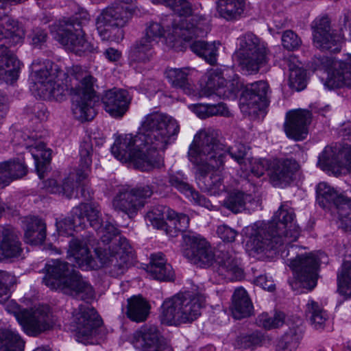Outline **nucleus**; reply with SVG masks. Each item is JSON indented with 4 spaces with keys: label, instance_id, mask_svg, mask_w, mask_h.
<instances>
[{
    "label": "nucleus",
    "instance_id": "obj_1",
    "mask_svg": "<svg viewBox=\"0 0 351 351\" xmlns=\"http://www.w3.org/2000/svg\"><path fill=\"white\" fill-rule=\"evenodd\" d=\"M179 132L180 125L173 117L153 112L144 117L136 135L118 136L111 152L119 160L131 162L141 171L160 169L164 167L165 162L158 152L165 151L173 143Z\"/></svg>",
    "mask_w": 351,
    "mask_h": 351
},
{
    "label": "nucleus",
    "instance_id": "obj_2",
    "mask_svg": "<svg viewBox=\"0 0 351 351\" xmlns=\"http://www.w3.org/2000/svg\"><path fill=\"white\" fill-rule=\"evenodd\" d=\"M225 153L220 143L217 130L207 128L200 130L194 136L188 156L196 166V180L199 187L211 195H219L225 191L219 174L208 175L211 170H219L225 163Z\"/></svg>",
    "mask_w": 351,
    "mask_h": 351
},
{
    "label": "nucleus",
    "instance_id": "obj_3",
    "mask_svg": "<svg viewBox=\"0 0 351 351\" xmlns=\"http://www.w3.org/2000/svg\"><path fill=\"white\" fill-rule=\"evenodd\" d=\"M68 252L82 269H97L110 264L114 274L120 275L128 267L131 247L128 240L121 237L119 232L108 241L103 242L101 239L99 246L95 249L97 259L90 254L87 243L84 239H71Z\"/></svg>",
    "mask_w": 351,
    "mask_h": 351
},
{
    "label": "nucleus",
    "instance_id": "obj_4",
    "mask_svg": "<svg viewBox=\"0 0 351 351\" xmlns=\"http://www.w3.org/2000/svg\"><path fill=\"white\" fill-rule=\"evenodd\" d=\"M293 209L287 204H282L274 213L272 219L258 227L247 242L251 250L256 253L273 249L281 251L285 255V248L297 241L300 236V228L295 221Z\"/></svg>",
    "mask_w": 351,
    "mask_h": 351
},
{
    "label": "nucleus",
    "instance_id": "obj_5",
    "mask_svg": "<svg viewBox=\"0 0 351 351\" xmlns=\"http://www.w3.org/2000/svg\"><path fill=\"white\" fill-rule=\"evenodd\" d=\"M43 282L49 288L89 302L95 298V291L71 264L59 259L52 260L43 269Z\"/></svg>",
    "mask_w": 351,
    "mask_h": 351
},
{
    "label": "nucleus",
    "instance_id": "obj_6",
    "mask_svg": "<svg viewBox=\"0 0 351 351\" xmlns=\"http://www.w3.org/2000/svg\"><path fill=\"white\" fill-rule=\"evenodd\" d=\"M207 20L202 16H194L190 20H173L167 29L160 23L149 21L145 27V38L154 43L156 39L165 36L172 48L182 40L191 42L199 37L205 36L209 31Z\"/></svg>",
    "mask_w": 351,
    "mask_h": 351
},
{
    "label": "nucleus",
    "instance_id": "obj_7",
    "mask_svg": "<svg viewBox=\"0 0 351 351\" xmlns=\"http://www.w3.org/2000/svg\"><path fill=\"white\" fill-rule=\"evenodd\" d=\"M69 73L71 77L66 78L65 87L73 95V114L82 122L91 121L96 115L93 88L95 80L88 71L79 65L73 66Z\"/></svg>",
    "mask_w": 351,
    "mask_h": 351
},
{
    "label": "nucleus",
    "instance_id": "obj_8",
    "mask_svg": "<svg viewBox=\"0 0 351 351\" xmlns=\"http://www.w3.org/2000/svg\"><path fill=\"white\" fill-rule=\"evenodd\" d=\"M86 221L98 232L103 242L110 241L112 236L119 233V230L111 222L106 221L104 224L103 223L101 210L98 205L93 203L80 204L73 207L70 216L57 221L56 226L60 233L71 234L69 231L85 228Z\"/></svg>",
    "mask_w": 351,
    "mask_h": 351
},
{
    "label": "nucleus",
    "instance_id": "obj_9",
    "mask_svg": "<svg viewBox=\"0 0 351 351\" xmlns=\"http://www.w3.org/2000/svg\"><path fill=\"white\" fill-rule=\"evenodd\" d=\"M25 33L18 21L0 13V77L6 82L12 83L19 77V62L8 47L15 46L23 42Z\"/></svg>",
    "mask_w": 351,
    "mask_h": 351
},
{
    "label": "nucleus",
    "instance_id": "obj_10",
    "mask_svg": "<svg viewBox=\"0 0 351 351\" xmlns=\"http://www.w3.org/2000/svg\"><path fill=\"white\" fill-rule=\"evenodd\" d=\"M204 302V297L200 294L179 293L163 302L161 306V322L174 326L191 323L201 315V308Z\"/></svg>",
    "mask_w": 351,
    "mask_h": 351
},
{
    "label": "nucleus",
    "instance_id": "obj_11",
    "mask_svg": "<svg viewBox=\"0 0 351 351\" xmlns=\"http://www.w3.org/2000/svg\"><path fill=\"white\" fill-rule=\"evenodd\" d=\"M82 14V17L76 14L66 21L60 22L55 36V38L67 50L79 56L96 50L93 45L84 38L82 25L88 22L89 18L87 13Z\"/></svg>",
    "mask_w": 351,
    "mask_h": 351
},
{
    "label": "nucleus",
    "instance_id": "obj_12",
    "mask_svg": "<svg viewBox=\"0 0 351 351\" xmlns=\"http://www.w3.org/2000/svg\"><path fill=\"white\" fill-rule=\"evenodd\" d=\"M341 34L330 27V23L327 16L317 18L312 23L313 44L322 50L332 52L340 51L341 43L344 37L351 40V12L344 14L342 20Z\"/></svg>",
    "mask_w": 351,
    "mask_h": 351
},
{
    "label": "nucleus",
    "instance_id": "obj_13",
    "mask_svg": "<svg viewBox=\"0 0 351 351\" xmlns=\"http://www.w3.org/2000/svg\"><path fill=\"white\" fill-rule=\"evenodd\" d=\"M236 56L242 69L250 72H258L268 61L267 48L252 32L239 37Z\"/></svg>",
    "mask_w": 351,
    "mask_h": 351
},
{
    "label": "nucleus",
    "instance_id": "obj_14",
    "mask_svg": "<svg viewBox=\"0 0 351 351\" xmlns=\"http://www.w3.org/2000/svg\"><path fill=\"white\" fill-rule=\"evenodd\" d=\"M135 13L136 8L131 5L116 4L106 8L96 20L99 34L103 40H109L112 30L125 26Z\"/></svg>",
    "mask_w": 351,
    "mask_h": 351
},
{
    "label": "nucleus",
    "instance_id": "obj_15",
    "mask_svg": "<svg viewBox=\"0 0 351 351\" xmlns=\"http://www.w3.org/2000/svg\"><path fill=\"white\" fill-rule=\"evenodd\" d=\"M152 193L153 189L148 185L123 189L114 196L112 206L115 210L122 212L132 218L143 207V199L150 197Z\"/></svg>",
    "mask_w": 351,
    "mask_h": 351
},
{
    "label": "nucleus",
    "instance_id": "obj_16",
    "mask_svg": "<svg viewBox=\"0 0 351 351\" xmlns=\"http://www.w3.org/2000/svg\"><path fill=\"white\" fill-rule=\"evenodd\" d=\"M227 73L219 69H212L207 73L206 85L201 89L200 95L204 97L217 95L221 98L234 97L241 84L237 75L226 79Z\"/></svg>",
    "mask_w": 351,
    "mask_h": 351
},
{
    "label": "nucleus",
    "instance_id": "obj_17",
    "mask_svg": "<svg viewBox=\"0 0 351 351\" xmlns=\"http://www.w3.org/2000/svg\"><path fill=\"white\" fill-rule=\"evenodd\" d=\"M32 68V78L37 89L40 90L43 94L52 93L56 84L60 81L62 82V85L65 86L66 78L68 77L69 80L71 77L69 71L72 69V67L69 69L66 73L58 71L57 66L49 60L45 61L41 66L34 62Z\"/></svg>",
    "mask_w": 351,
    "mask_h": 351
},
{
    "label": "nucleus",
    "instance_id": "obj_18",
    "mask_svg": "<svg viewBox=\"0 0 351 351\" xmlns=\"http://www.w3.org/2000/svg\"><path fill=\"white\" fill-rule=\"evenodd\" d=\"M183 241L182 254L187 259L199 267L212 265L215 254L205 239L197 234H185Z\"/></svg>",
    "mask_w": 351,
    "mask_h": 351
},
{
    "label": "nucleus",
    "instance_id": "obj_19",
    "mask_svg": "<svg viewBox=\"0 0 351 351\" xmlns=\"http://www.w3.org/2000/svg\"><path fill=\"white\" fill-rule=\"evenodd\" d=\"M270 93L266 81L261 80L247 85L240 99L242 111L250 114L265 109L269 105Z\"/></svg>",
    "mask_w": 351,
    "mask_h": 351
},
{
    "label": "nucleus",
    "instance_id": "obj_20",
    "mask_svg": "<svg viewBox=\"0 0 351 351\" xmlns=\"http://www.w3.org/2000/svg\"><path fill=\"white\" fill-rule=\"evenodd\" d=\"M93 143L89 137L85 138L80 145V165L76 172L77 181L74 182L75 175H70L66 178L61 186L62 193L67 198H71L73 195L77 184L86 179L90 172L92 164L91 156L93 154Z\"/></svg>",
    "mask_w": 351,
    "mask_h": 351
},
{
    "label": "nucleus",
    "instance_id": "obj_21",
    "mask_svg": "<svg viewBox=\"0 0 351 351\" xmlns=\"http://www.w3.org/2000/svg\"><path fill=\"white\" fill-rule=\"evenodd\" d=\"M318 165L335 176L341 174L343 168H351V147H326L319 156Z\"/></svg>",
    "mask_w": 351,
    "mask_h": 351
},
{
    "label": "nucleus",
    "instance_id": "obj_22",
    "mask_svg": "<svg viewBox=\"0 0 351 351\" xmlns=\"http://www.w3.org/2000/svg\"><path fill=\"white\" fill-rule=\"evenodd\" d=\"M318 261L312 253L297 256L291 259L289 266L295 273L296 279L304 288L313 289L317 284Z\"/></svg>",
    "mask_w": 351,
    "mask_h": 351
},
{
    "label": "nucleus",
    "instance_id": "obj_23",
    "mask_svg": "<svg viewBox=\"0 0 351 351\" xmlns=\"http://www.w3.org/2000/svg\"><path fill=\"white\" fill-rule=\"evenodd\" d=\"M74 317L77 340L81 342L95 335L102 323L96 311L88 305H80Z\"/></svg>",
    "mask_w": 351,
    "mask_h": 351
},
{
    "label": "nucleus",
    "instance_id": "obj_24",
    "mask_svg": "<svg viewBox=\"0 0 351 351\" xmlns=\"http://www.w3.org/2000/svg\"><path fill=\"white\" fill-rule=\"evenodd\" d=\"M21 324L25 332L32 336H36L53 327V320L49 308L46 306H38L27 314Z\"/></svg>",
    "mask_w": 351,
    "mask_h": 351
},
{
    "label": "nucleus",
    "instance_id": "obj_25",
    "mask_svg": "<svg viewBox=\"0 0 351 351\" xmlns=\"http://www.w3.org/2000/svg\"><path fill=\"white\" fill-rule=\"evenodd\" d=\"M215 272L222 280H240L243 277V271L233 253L220 251L216 258Z\"/></svg>",
    "mask_w": 351,
    "mask_h": 351
},
{
    "label": "nucleus",
    "instance_id": "obj_26",
    "mask_svg": "<svg viewBox=\"0 0 351 351\" xmlns=\"http://www.w3.org/2000/svg\"><path fill=\"white\" fill-rule=\"evenodd\" d=\"M311 114L306 110H295L287 114L285 130L288 137L296 141L304 139L307 134V125L310 123Z\"/></svg>",
    "mask_w": 351,
    "mask_h": 351
},
{
    "label": "nucleus",
    "instance_id": "obj_27",
    "mask_svg": "<svg viewBox=\"0 0 351 351\" xmlns=\"http://www.w3.org/2000/svg\"><path fill=\"white\" fill-rule=\"evenodd\" d=\"M105 110L112 117L120 118L129 108L130 97L127 90L114 88L107 90L102 97Z\"/></svg>",
    "mask_w": 351,
    "mask_h": 351
},
{
    "label": "nucleus",
    "instance_id": "obj_28",
    "mask_svg": "<svg viewBox=\"0 0 351 351\" xmlns=\"http://www.w3.org/2000/svg\"><path fill=\"white\" fill-rule=\"evenodd\" d=\"M298 163L291 159L277 160L269 169V177L275 186H286L293 179V174L299 169Z\"/></svg>",
    "mask_w": 351,
    "mask_h": 351
},
{
    "label": "nucleus",
    "instance_id": "obj_29",
    "mask_svg": "<svg viewBox=\"0 0 351 351\" xmlns=\"http://www.w3.org/2000/svg\"><path fill=\"white\" fill-rule=\"evenodd\" d=\"M169 182L172 186L184 193L186 197L191 198L195 204L208 209H210L213 206L208 199L193 189L187 182V178L183 173L177 172L176 173L170 174Z\"/></svg>",
    "mask_w": 351,
    "mask_h": 351
},
{
    "label": "nucleus",
    "instance_id": "obj_30",
    "mask_svg": "<svg viewBox=\"0 0 351 351\" xmlns=\"http://www.w3.org/2000/svg\"><path fill=\"white\" fill-rule=\"evenodd\" d=\"M147 271L154 279L157 280L171 281L174 278L173 268L170 264L167 263V260L162 253L151 256V261L147 266Z\"/></svg>",
    "mask_w": 351,
    "mask_h": 351
},
{
    "label": "nucleus",
    "instance_id": "obj_31",
    "mask_svg": "<svg viewBox=\"0 0 351 351\" xmlns=\"http://www.w3.org/2000/svg\"><path fill=\"white\" fill-rule=\"evenodd\" d=\"M231 311L235 319H240L251 315L253 305L247 291L242 287L235 289L232 296Z\"/></svg>",
    "mask_w": 351,
    "mask_h": 351
},
{
    "label": "nucleus",
    "instance_id": "obj_32",
    "mask_svg": "<svg viewBox=\"0 0 351 351\" xmlns=\"http://www.w3.org/2000/svg\"><path fill=\"white\" fill-rule=\"evenodd\" d=\"M159 337L156 326L142 328L134 334V346L143 351H149L161 343Z\"/></svg>",
    "mask_w": 351,
    "mask_h": 351
},
{
    "label": "nucleus",
    "instance_id": "obj_33",
    "mask_svg": "<svg viewBox=\"0 0 351 351\" xmlns=\"http://www.w3.org/2000/svg\"><path fill=\"white\" fill-rule=\"evenodd\" d=\"M285 64L288 67L289 84L290 87L298 91L306 87V72L300 66L298 58L295 56H289L284 59Z\"/></svg>",
    "mask_w": 351,
    "mask_h": 351
},
{
    "label": "nucleus",
    "instance_id": "obj_34",
    "mask_svg": "<svg viewBox=\"0 0 351 351\" xmlns=\"http://www.w3.org/2000/svg\"><path fill=\"white\" fill-rule=\"evenodd\" d=\"M24 239L31 245L41 244L46 237V224L43 219L33 217L26 221Z\"/></svg>",
    "mask_w": 351,
    "mask_h": 351
},
{
    "label": "nucleus",
    "instance_id": "obj_35",
    "mask_svg": "<svg viewBox=\"0 0 351 351\" xmlns=\"http://www.w3.org/2000/svg\"><path fill=\"white\" fill-rule=\"evenodd\" d=\"M149 308V304L142 296L134 295L128 300L126 314L131 320L141 322L147 318Z\"/></svg>",
    "mask_w": 351,
    "mask_h": 351
},
{
    "label": "nucleus",
    "instance_id": "obj_36",
    "mask_svg": "<svg viewBox=\"0 0 351 351\" xmlns=\"http://www.w3.org/2000/svg\"><path fill=\"white\" fill-rule=\"evenodd\" d=\"M27 138L29 142L25 143V146L29 149V152L34 159L38 176L40 178H42L43 176L39 169V165L41 160L44 162H48L50 160V150L46 149L45 144L43 141L36 139L34 136H28Z\"/></svg>",
    "mask_w": 351,
    "mask_h": 351
},
{
    "label": "nucleus",
    "instance_id": "obj_37",
    "mask_svg": "<svg viewBox=\"0 0 351 351\" xmlns=\"http://www.w3.org/2000/svg\"><path fill=\"white\" fill-rule=\"evenodd\" d=\"M245 8V0H219L218 10L221 17L234 20L241 16Z\"/></svg>",
    "mask_w": 351,
    "mask_h": 351
},
{
    "label": "nucleus",
    "instance_id": "obj_38",
    "mask_svg": "<svg viewBox=\"0 0 351 351\" xmlns=\"http://www.w3.org/2000/svg\"><path fill=\"white\" fill-rule=\"evenodd\" d=\"M24 341L11 329H0V351H23Z\"/></svg>",
    "mask_w": 351,
    "mask_h": 351
},
{
    "label": "nucleus",
    "instance_id": "obj_39",
    "mask_svg": "<svg viewBox=\"0 0 351 351\" xmlns=\"http://www.w3.org/2000/svg\"><path fill=\"white\" fill-rule=\"evenodd\" d=\"M176 215V211L163 205H158L152 208L146 215V220L158 229H164L166 226L165 219H169Z\"/></svg>",
    "mask_w": 351,
    "mask_h": 351
},
{
    "label": "nucleus",
    "instance_id": "obj_40",
    "mask_svg": "<svg viewBox=\"0 0 351 351\" xmlns=\"http://www.w3.org/2000/svg\"><path fill=\"white\" fill-rule=\"evenodd\" d=\"M190 49L210 64L217 62V47L215 42L209 43L202 40H195L190 45Z\"/></svg>",
    "mask_w": 351,
    "mask_h": 351
},
{
    "label": "nucleus",
    "instance_id": "obj_41",
    "mask_svg": "<svg viewBox=\"0 0 351 351\" xmlns=\"http://www.w3.org/2000/svg\"><path fill=\"white\" fill-rule=\"evenodd\" d=\"M165 77L174 88H180L187 94L191 93L188 82V69L168 68L165 72Z\"/></svg>",
    "mask_w": 351,
    "mask_h": 351
},
{
    "label": "nucleus",
    "instance_id": "obj_42",
    "mask_svg": "<svg viewBox=\"0 0 351 351\" xmlns=\"http://www.w3.org/2000/svg\"><path fill=\"white\" fill-rule=\"evenodd\" d=\"M336 65L338 66L337 74L333 75L335 78L330 80L327 84L332 87H351V56L347 62L339 61Z\"/></svg>",
    "mask_w": 351,
    "mask_h": 351
},
{
    "label": "nucleus",
    "instance_id": "obj_43",
    "mask_svg": "<svg viewBox=\"0 0 351 351\" xmlns=\"http://www.w3.org/2000/svg\"><path fill=\"white\" fill-rule=\"evenodd\" d=\"M154 43L150 40L143 38L133 45L130 51V58L136 62H145L153 56Z\"/></svg>",
    "mask_w": 351,
    "mask_h": 351
},
{
    "label": "nucleus",
    "instance_id": "obj_44",
    "mask_svg": "<svg viewBox=\"0 0 351 351\" xmlns=\"http://www.w3.org/2000/svg\"><path fill=\"white\" fill-rule=\"evenodd\" d=\"M337 62H339V61L327 56H315L311 63V67L314 71L324 70L328 73V77L324 82V86L329 89L335 88L332 87L327 84L330 80L335 78L333 75H335V73L337 74V70L338 69V66L336 65Z\"/></svg>",
    "mask_w": 351,
    "mask_h": 351
},
{
    "label": "nucleus",
    "instance_id": "obj_45",
    "mask_svg": "<svg viewBox=\"0 0 351 351\" xmlns=\"http://www.w3.org/2000/svg\"><path fill=\"white\" fill-rule=\"evenodd\" d=\"M306 315L311 324L317 329L323 328L328 319L326 312L314 300L308 302Z\"/></svg>",
    "mask_w": 351,
    "mask_h": 351
},
{
    "label": "nucleus",
    "instance_id": "obj_46",
    "mask_svg": "<svg viewBox=\"0 0 351 351\" xmlns=\"http://www.w3.org/2000/svg\"><path fill=\"white\" fill-rule=\"evenodd\" d=\"M251 199V195L235 191L229 193L223 202V206L233 213H239L245 209L247 202L250 201Z\"/></svg>",
    "mask_w": 351,
    "mask_h": 351
},
{
    "label": "nucleus",
    "instance_id": "obj_47",
    "mask_svg": "<svg viewBox=\"0 0 351 351\" xmlns=\"http://www.w3.org/2000/svg\"><path fill=\"white\" fill-rule=\"evenodd\" d=\"M339 197L337 192L326 182H321L317 187V202L320 206L325 208L333 204L336 206V202Z\"/></svg>",
    "mask_w": 351,
    "mask_h": 351
},
{
    "label": "nucleus",
    "instance_id": "obj_48",
    "mask_svg": "<svg viewBox=\"0 0 351 351\" xmlns=\"http://www.w3.org/2000/svg\"><path fill=\"white\" fill-rule=\"evenodd\" d=\"M351 263L344 261L337 274L338 291L346 298L351 297Z\"/></svg>",
    "mask_w": 351,
    "mask_h": 351
},
{
    "label": "nucleus",
    "instance_id": "obj_49",
    "mask_svg": "<svg viewBox=\"0 0 351 351\" xmlns=\"http://www.w3.org/2000/svg\"><path fill=\"white\" fill-rule=\"evenodd\" d=\"M336 208L341 226L346 231H351V199L339 197L336 202Z\"/></svg>",
    "mask_w": 351,
    "mask_h": 351
},
{
    "label": "nucleus",
    "instance_id": "obj_50",
    "mask_svg": "<svg viewBox=\"0 0 351 351\" xmlns=\"http://www.w3.org/2000/svg\"><path fill=\"white\" fill-rule=\"evenodd\" d=\"M220 143L222 145L223 150L226 152L225 158H226V154H229L231 158L237 161L241 166V169L243 171L248 170L247 167V159H249L247 158V155L249 151L248 147L241 143H237L234 145L229 147L228 149H226L224 145H223L221 142Z\"/></svg>",
    "mask_w": 351,
    "mask_h": 351
},
{
    "label": "nucleus",
    "instance_id": "obj_51",
    "mask_svg": "<svg viewBox=\"0 0 351 351\" xmlns=\"http://www.w3.org/2000/svg\"><path fill=\"white\" fill-rule=\"evenodd\" d=\"M167 5L180 17L184 16L182 20H190L193 16L197 14L193 15V8L191 4L186 0H165ZM199 16V14H197ZM182 18L176 19L179 21Z\"/></svg>",
    "mask_w": 351,
    "mask_h": 351
},
{
    "label": "nucleus",
    "instance_id": "obj_52",
    "mask_svg": "<svg viewBox=\"0 0 351 351\" xmlns=\"http://www.w3.org/2000/svg\"><path fill=\"white\" fill-rule=\"evenodd\" d=\"M263 340V336L258 332L241 335L236 340V346L240 349H252L260 344Z\"/></svg>",
    "mask_w": 351,
    "mask_h": 351
},
{
    "label": "nucleus",
    "instance_id": "obj_53",
    "mask_svg": "<svg viewBox=\"0 0 351 351\" xmlns=\"http://www.w3.org/2000/svg\"><path fill=\"white\" fill-rule=\"evenodd\" d=\"M285 315L277 313L273 317H268L267 314H262L258 317V323L266 329L278 328L284 323Z\"/></svg>",
    "mask_w": 351,
    "mask_h": 351
},
{
    "label": "nucleus",
    "instance_id": "obj_54",
    "mask_svg": "<svg viewBox=\"0 0 351 351\" xmlns=\"http://www.w3.org/2000/svg\"><path fill=\"white\" fill-rule=\"evenodd\" d=\"M15 282L14 276L6 271H0V302L5 301L9 297L10 287L14 285Z\"/></svg>",
    "mask_w": 351,
    "mask_h": 351
},
{
    "label": "nucleus",
    "instance_id": "obj_55",
    "mask_svg": "<svg viewBox=\"0 0 351 351\" xmlns=\"http://www.w3.org/2000/svg\"><path fill=\"white\" fill-rule=\"evenodd\" d=\"M300 333L298 328H290L278 342L295 350L300 339Z\"/></svg>",
    "mask_w": 351,
    "mask_h": 351
},
{
    "label": "nucleus",
    "instance_id": "obj_56",
    "mask_svg": "<svg viewBox=\"0 0 351 351\" xmlns=\"http://www.w3.org/2000/svg\"><path fill=\"white\" fill-rule=\"evenodd\" d=\"M282 46L288 50L298 49L302 44L298 36L292 30L285 31L282 36Z\"/></svg>",
    "mask_w": 351,
    "mask_h": 351
},
{
    "label": "nucleus",
    "instance_id": "obj_57",
    "mask_svg": "<svg viewBox=\"0 0 351 351\" xmlns=\"http://www.w3.org/2000/svg\"><path fill=\"white\" fill-rule=\"evenodd\" d=\"M8 165V172L11 177V180L21 178L27 173V167L23 162L13 161L5 162Z\"/></svg>",
    "mask_w": 351,
    "mask_h": 351
},
{
    "label": "nucleus",
    "instance_id": "obj_58",
    "mask_svg": "<svg viewBox=\"0 0 351 351\" xmlns=\"http://www.w3.org/2000/svg\"><path fill=\"white\" fill-rule=\"evenodd\" d=\"M268 162L267 160H261L257 159H247V167L252 174L257 178L264 175L267 169Z\"/></svg>",
    "mask_w": 351,
    "mask_h": 351
},
{
    "label": "nucleus",
    "instance_id": "obj_59",
    "mask_svg": "<svg viewBox=\"0 0 351 351\" xmlns=\"http://www.w3.org/2000/svg\"><path fill=\"white\" fill-rule=\"evenodd\" d=\"M217 234L223 241L232 243L235 240L237 232L228 226L223 224L217 227Z\"/></svg>",
    "mask_w": 351,
    "mask_h": 351
},
{
    "label": "nucleus",
    "instance_id": "obj_60",
    "mask_svg": "<svg viewBox=\"0 0 351 351\" xmlns=\"http://www.w3.org/2000/svg\"><path fill=\"white\" fill-rule=\"evenodd\" d=\"M169 221H174L175 229L179 232H184L189 225V217L183 213H177L172 218H169Z\"/></svg>",
    "mask_w": 351,
    "mask_h": 351
},
{
    "label": "nucleus",
    "instance_id": "obj_61",
    "mask_svg": "<svg viewBox=\"0 0 351 351\" xmlns=\"http://www.w3.org/2000/svg\"><path fill=\"white\" fill-rule=\"evenodd\" d=\"M5 310L9 313L13 314L20 324L24 319V316L27 314V310L21 309L14 301H10L5 304Z\"/></svg>",
    "mask_w": 351,
    "mask_h": 351
},
{
    "label": "nucleus",
    "instance_id": "obj_62",
    "mask_svg": "<svg viewBox=\"0 0 351 351\" xmlns=\"http://www.w3.org/2000/svg\"><path fill=\"white\" fill-rule=\"evenodd\" d=\"M31 38L34 47H41L47 40V34L43 29L37 28L32 32Z\"/></svg>",
    "mask_w": 351,
    "mask_h": 351
},
{
    "label": "nucleus",
    "instance_id": "obj_63",
    "mask_svg": "<svg viewBox=\"0 0 351 351\" xmlns=\"http://www.w3.org/2000/svg\"><path fill=\"white\" fill-rule=\"evenodd\" d=\"M255 283L256 285L269 291H273L275 289L274 281L265 275H261L257 277L255 280Z\"/></svg>",
    "mask_w": 351,
    "mask_h": 351
},
{
    "label": "nucleus",
    "instance_id": "obj_64",
    "mask_svg": "<svg viewBox=\"0 0 351 351\" xmlns=\"http://www.w3.org/2000/svg\"><path fill=\"white\" fill-rule=\"evenodd\" d=\"M8 165L5 162H0V186L5 187L8 186L11 182V177L8 171Z\"/></svg>",
    "mask_w": 351,
    "mask_h": 351
}]
</instances>
